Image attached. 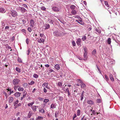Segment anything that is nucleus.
<instances>
[{"instance_id": "obj_1", "label": "nucleus", "mask_w": 120, "mask_h": 120, "mask_svg": "<svg viewBox=\"0 0 120 120\" xmlns=\"http://www.w3.org/2000/svg\"><path fill=\"white\" fill-rule=\"evenodd\" d=\"M66 34V33L61 32L58 29L54 31L53 33L54 35L57 37H61L63 36Z\"/></svg>"}, {"instance_id": "obj_2", "label": "nucleus", "mask_w": 120, "mask_h": 120, "mask_svg": "<svg viewBox=\"0 0 120 120\" xmlns=\"http://www.w3.org/2000/svg\"><path fill=\"white\" fill-rule=\"evenodd\" d=\"M52 9V10L55 12H60L61 11V8L60 6H54L53 7Z\"/></svg>"}, {"instance_id": "obj_3", "label": "nucleus", "mask_w": 120, "mask_h": 120, "mask_svg": "<svg viewBox=\"0 0 120 120\" xmlns=\"http://www.w3.org/2000/svg\"><path fill=\"white\" fill-rule=\"evenodd\" d=\"M20 81V80L18 79H15L13 81V83L14 85H17L18 84Z\"/></svg>"}, {"instance_id": "obj_4", "label": "nucleus", "mask_w": 120, "mask_h": 120, "mask_svg": "<svg viewBox=\"0 0 120 120\" xmlns=\"http://www.w3.org/2000/svg\"><path fill=\"white\" fill-rule=\"evenodd\" d=\"M11 14L12 16L15 17L17 15V13L14 10H12L11 12Z\"/></svg>"}, {"instance_id": "obj_5", "label": "nucleus", "mask_w": 120, "mask_h": 120, "mask_svg": "<svg viewBox=\"0 0 120 120\" xmlns=\"http://www.w3.org/2000/svg\"><path fill=\"white\" fill-rule=\"evenodd\" d=\"M20 11L22 13L26 12L27 10L23 7H20Z\"/></svg>"}, {"instance_id": "obj_6", "label": "nucleus", "mask_w": 120, "mask_h": 120, "mask_svg": "<svg viewBox=\"0 0 120 120\" xmlns=\"http://www.w3.org/2000/svg\"><path fill=\"white\" fill-rule=\"evenodd\" d=\"M48 86V83H46L44 82L42 86H45L48 89H50L49 87Z\"/></svg>"}, {"instance_id": "obj_7", "label": "nucleus", "mask_w": 120, "mask_h": 120, "mask_svg": "<svg viewBox=\"0 0 120 120\" xmlns=\"http://www.w3.org/2000/svg\"><path fill=\"white\" fill-rule=\"evenodd\" d=\"M87 103L89 105H93L94 104V102L93 101L91 100H88L87 102Z\"/></svg>"}, {"instance_id": "obj_8", "label": "nucleus", "mask_w": 120, "mask_h": 120, "mask_svg": "<svg viewBox=\"0 0 120 120\" xmlns=\"http://www.w3.org/2000/svg\"><path fill=\"white\" fill-rule=\"evenodd\" d=\"M48 21L49 23L52 24H53L54 21L52 18H49Z\"/></svg>"}, {"instance_id": "obj_9", "label": "nucleus", "mask_w": 120, "mask_h": 120, "mask_svg": "<svg viewBox=\"0 0 120 120\" xmlns=\"http://www.w3.org/2000/svg\"><path fill=\"white\" fill-rule=\"evenodd\" d=\"M21 93L19 92H16L14 94V95L16 97L18 98L21 95Z\"/></svg>"}, {"instance_id": "obj_10", "label": "nucleus", "mask_w": 120, "mask_h": 120, "mask_svg": "<svg viewBox=\"0 0 120 120\" xmlns=\"http://www.w3.org/2000/svg\"><path fill=\"white\" fill-rule=\"evenodd\" d=\"M38 106H31V108L33 110L34 112H35L36 111L37 107H38Z\"/></svg>"}, {"instance_id": "obj_11", "label": "nucleus", "mask_w": 120, "mask_h": 120, "mask_svg": "<svg viewBox=\"0 0 120 120\" xmlns=\"http://www.w3.org/2000/svg\"><path fill=\"white\" fill-rule=\"evenodd\" d=\"M45 41V40L44 39L42 38H40L38 40V42L40 43H43Z\"/></svg>"}, {"instance_id": "obj_12", "label": "nucleus", "mask_w": 120, "mask_h": 120, "mask_svg": "<svg viewBox=\"0 0 120 120\" xmlns=\"http://www.w3.org/2000/svg\"><path fill=\"white\" fill-rule=\"evenodd\" d=\"M30 26L32 27H33L34 25V20L33 19H31L30 21Z\"/></svg>"}, {"instance_id": "obj_13", "label": "nucleus", "mask_w": 120, "mask_h": 120, "mask_svg": "<svg viewBox=\"0 0 120 120\" xmlns=\"http://www.w3.org/2000/svg\"><path fill=\"white\" fill-rule=\"evenodd\" d=\"M81 41L80 38H79L77 39V41H76V43L78 46L80 45Z\"/></svg>"}, {"instance_id": "obj_14", "label": "nucleus", "mask_w": 120, "mask_h": 120, "mask_svg": "<svg viewBox=\"0 0 120 120\" xmlns=\"http://www.w3.org/2000/svg\"><path fill=\"white\" fill-rule=\"evenodd\" d=\"M80 86L81 88H86V85L84 83H80Z\"/></svg>"}, {"instance_id": "obj_15", "label": "nucleus", "mask_w": 120, "mask_h": 120, "mask_svg": "<svg viewBox=\"0 0 120 120\" xmlns=\"http://www.w3.org/2000/svg\"><path fill=\"white\" fill-rule=\"evenodd\" d=\"M6 12V10L2 7H0V12L2 13H4Z\"/></svg>"}, {"instance_id": "obj_16", "label": "nucleus", "mask_w": 120, "mask_h": 120, "mask_svg": "<svg viewBox=\"0 0 120 120\" xmlns=\"http://www.w3.org/2000/svg\"><path fill=\"white\" fill-rule=\"evenodd\" d=\"M32 112L31 111H30L28 114L27 117L28 118H30L32 116Z\"/></svg>"}, {"instance_id": "obj_17", "label": "nucleus", "mask_w": 120, "mask_h": 120, "mask_svg": "<svg viewBox=\"0 0 120 120\" xmlns=\"http://www.w3.org/2000/svg\"><path fill=\"white\" fill-rule=\"evenodd\" d=\"M54 68L58 70L60 69V67L59 64H56L54 66Z\"/></svg>"}, {"instance_id": "obj_18", "label": "nucleus", "mask_w": 120, "mask_h": 120, "mask_svg": "<svg viewBox=\"0 0 120 120\" xmlns=\"http://www.w3.org/2000/svg\"><path fill=\"white\" fill-rule=\"evenodd\" d=\"M76 21L77 22L82 25H83L84 24V22H82V21L80 20H76Z\"/></svg>"}, {"instance_id": "obj_19", "label": "nucleus", "mask_w": 120, "mask_h": 120, "mask_svg": "<svg viewBox=\"0 0 120 120\" xmlns=\"http://www.w3.org/2000/svg\"><path fill=\"white\" fill-rule=\"evenodd\" d=\"M14 98L12 97H10L9 98L8 102H9L11 103L13 101Z\"/></svg>"}, {"instance_id": "obj_20", "label": "nucleus", "mask_w": 120, "mask_h": 120, "mask_svg": "<svg viewBox=\"0 0 120 120\" xmlns=\"http://www.w3.org/2000/svg\"><path fill=\"white\" fill-rule=\"evenodd\" d=\"M109 77L110 79L112 81H114V79L112 75L111 74H110Z\"/></svg>"}, {"instance_id": "obj_21", "label": "nucleus", "mask_w": 120, "mask_h": 120, "mask_svg": "<svg viewBox=\"0 0 120 120\" xmlns=\"http://www.w3.org/2000/svg\"><path fill=\"white\" fill-rule=\"evenodd\" d=\"M87 53H84V60H86L87 59Z\"/></svg>"}, {"instance_id": "obj_22", "label": "nucleus", "mask_w": 120, "mask_h": 120, "mask_svg": "<svg viewBox=\"0 0 120 120\" xmlns=\"http://www.w3.org/2000/svg\"><path fill=\"white\" fill-rule=\"evenodd\" d=\"M45 29H48L49 28L50 25L49 24H45Z\"/></svg>"}, {"instance_id": "obj_23", "label": "nucleus", "mask_w": 120, "mask_h": 120, "mask_svg": "<svg viewBox=\"0 0 120 120\" xmlns=\"http://www.w3.org/2000/svg\"><path fill=\"white\" fill-rule=\"evenodd\" d=\"M111 39L110 38H109L107 41V42L108 44H110L111 42Z\"/></svg>"}, {"instance_id": "obj_24", "label": "nucleus", "mask_w": 120, "mask_h": 120, "mask_svg": "<svg viewBox=\"0 0 120 120\" xmlns=\"http://www.w3.org/2000/svg\"><path fill=\"white\" fill-rule=\"evenodd\" d=\"M96 53V50L95 49L92 51V55L94 56H95Z\"/></svg>"}, {"instance_id": "obj_25", "label": "nucleus", "mask_w": 120, "mask_h": 120, "mask_svg": "<svg viewBox=\"0 0 120 120\" xmlns=\"http://www.w3.org/2000/svg\"><path fill=\"white\" fill-rule=\"evenodd\" d=\"M71 13L73 15H75L77 13V12L75 10H73L71 11Z\"/></svg>"}, {"instance_id": "obj_26", "label": "nucleus", "mask_w": 120, "mask_h": 120, "mask_svg": "<svg viewBox=\"0 0 120 120\" xmlns=\"http://www.w3.org/2000/svg\"><path fill=\"white\" fill-rule=\"evenodd\" d=\"M39 112L42 114H44L45 113L44 110L42 108H41V110H39Z\"/></svg>"}, {"instance_id": "obj_27", "label": "nucleus", "mask_w": 120, "mask_h": 120, "mask_svg": "<svg viewBox=\"0 0 120 120\" xmlns=\"http://www.w3.org/2000/svg\"><path fill=\"white\" fill-rule=\"evenodd\" d=\"M76 6L74 5H72L70 7V8L72 10H74L75 9Z\"/></svg>"}, {"instance_id": "obj_28", "label": "nucleus", "mask_w": 120, "mask_h": 120, "mask_svg": "<svg viewBox=\"0 0 120 120\" xmlns=\"http://www.w3.org/2000/svg\"><path fill=\"white\" fill-rule=\"evenodd\" d=\"M105 4V5L107 7H109V5L108 4V2L107 1H104Z\"/></svg>"}, {"instance_id": "obj_29", "label": "nucleus", "mask_w": 120, "mask_h": 120, "mask_svg": "<svg viewBox=\"0 0 120 120\" xmlns=\"http://www.w3.org/2000/svg\"><path fill=\"white\" fill-rule=\"evenodd\" d=\"M24 89L23 88L19 87L18 88V90L19 91H22Z\"/></svg>"}, {"instance_id": "obj_30", "label": "nucleus", "mask_w": 120, "mask_h": 120, "mask_svg": "<svg viewBox=\"0 0 120 120\" xmlns=\"http://www.w3.org/2000/svg\"><path fill=\"white\" fill-rule=\"evenodd\" d=\"M56 106L54 104H51L50 106V108H51L53 109Z\"/></svg>"}, {"instance_id": "obj_31", "label": "nucleus", "mask_w": 120, "mask_h": 120, "mask_svg": "<svg viewBox=\"0 0 120 120\" xmlns=\"http://www.w3.org/2000/svg\"><path fill=\"white\" fill-rule=\"evenodd\" d=\"M80 109H78L77 111V115L78 116H79L80 115Z\"/></svg>"}, {"instance_id": "obj_32", "label": "nucleus", "mask_w": 120, "mask_h": 120, "mask_svg": "<svg viewBox=\"0 0 120 120\" xmlns=\"http://www.w3.org/2000/svg\"><path fill=\"white\" fill-rule=\"evenodd\" d=\"M49 101V100L48 99H45L44 100V102L45 103V104L46 103L48 102Z\"/></svg>"}, {"instance_id": "obj_33", "label": "nucleus", "mask_w": 120, "mask_h": 120, "mask_svg": "<svg viewBox=\"0 0 120 120\" xmlns=\"http://www.w3.org/2000/svg\"><path fill=\"white\" fill-rule=\"evenodd\" d=\"M33 77L35 78H37L38 77V76L36 74H34L33 75Z\"/></svg>"}, {"instance_id": "obj_34", "label": "nucleus", "mask_w": 120, "mask_h": 120, "mask_svg": "<svg viewBox=\"0 0 120 120\" xmlns=\"http://www.w3.org/2000/svg\"><path fill=\"white\" fill-rule=\"evenodd\" d=\"M34 83L35 82L34 81H32L30 82V83H29L28 84L29 85H32L34 84Z\"/></svg>"}, {"instance_id": "obj_35", "label": "nucleus", "mask_w": 120, "mask_h": 120, "mask_svg": "<svg viewBox=\"0 0 120 120\" xmlns=\"http://www.w3.org/2000/svg\"><path fill=\"white\" fill-rule=\"evenodd\" d=\"M16 70L18 72L20 73L21 72V70L18 68L16 67Z\"/></svg>"}, {"instance_id": "obj_36", "label": "nucleus", "mask_w": 120, "mask_h": 120, "mask_svg": "<svg viewBox=\"0 0 120 120\" xmlns=\"http://www.w3.org/2000/svg\"><path fill=\"white\" fill-rule=\"evenodd\" d=\"M95 30L97 32H98V33H101V30L99 29H98L96 28L95 29Z\"/></svg>"}, {"instance_id": "obj_37", "label": "nucleus", "mask_w": 120, "mask_h": 120, "mask_svg": "<svg viewBox=\"0 0 120 120\" xmlns=\"http://www.w3.org/2000/svg\"><path fill=\"white\" fill-rule=\"evenodd\" d=\"M43 117L41 116H39L37 118V120H42L43 119Z\"/></svg>"}, {"instance_id": "obj_38", "label": "nucleus", "mask_w": 120, "mask_h": 120, "mask_svg": "<svg viewBox=\"0 0 120 120\" xmlns=\"http://www.w3.org/2000/svg\"><path fill=\"white\" fill-rule=\"evenodd\" d=\"M22 85L25 88H26L27 87L28 84L27 83H25L23 84Z\"/></svg>"}, {"instance_id": "obj_39", "label": "nucleus", "mask_w": 120, "mask_h": 120, "mask_svg": "<svg viewBox=\"0 0 120 120\" xmlns=\"http://www.w3.org/2000/svg\"><path fill=\"white\" fill-rule=\"evenodd\" d=\"M17 60H18V61L19 62H20V63L22 62V60L19 57H18L17 58Z\"/></svg>"}, {"instance_id": "obj_40", "label": "nucleus", "mask_w": 120, "mask_h": 120, "mask_svg": "<svg viewBox=\"0 0 120 120\" xmlns=\"http://www.w3.org/2000/svg\"><path fill=\"white\" fill-rule=\"evenodd\" d=\"M86 36H83L82 37V39L83 41H84V40H86Z\"/></svg>"}, {"instance_id": "obj_41", "label": "nucleus", "mask_w": 120, "mask_h": 120, "mask_svg": "<svg viewBox=\"0 0 120 120\" xmlns=\"http://www.w3.org/2000/svg\"><path fill=\"white\" fill-rule=\"evenodd\" d=\"M26 94H23V96L21 98V100H22L24 98H25L26 97Z\"/></svg>"}, {"instance_id": "obj_42", "label": "nucleus", "mask_w": 120, "mask_h": 120, "mask_svg": "<svg viewBox=\"0 0 120 120\" xmlns=\"http://www.w3.org/2000/svg\"><path fill=\"white\" fill-rule=\"evenodd\" d=\"M84 53H87V49L86 47H85L84 48Z\"/></svg>"}, {"instance_id": "obj_43", "label": "nucleus", "mask_w": 120, "mask_h": 120, "mask_svg": "<svg viewBox=\"0 0 120 120\" xmlns=\"http://www.w3.org/2000/svg\"><path fill=\"white\" fill-rule=\"evenodd\" d=\"M27 30L30 33L32 31V30L31 28V27H29L28 28Z\"/></svg>"}, {"instance_id": "obj_44", "label": "nucleus", "mask_w": 120, "mask_h": 120, "mask_svg": "<svg viewBox=\"0 0 120 120\" xmlns=\"http://www.w3.org/2000/svg\"><path fill=\"white\" fill-rule=\"evenodd\" d=\"M96 67H97V69L98 71H99V73L101 74V71L100 70V69L98 67V65H96Z\"/></svg>"}, {"instance_id": "obj_45", "label": "nucleus", "mask_w": 120, "mask_h": 120, "mask_svg": "<svg viewBox=\"0 0 120 120\" xmlns=\"http://www.w3.org/2000/svg\"><path fill=\"white\" fill-rule=\"evenodd\" d=\"M19 102V101L17 100H16V101L15 102L14 104V106H15V105L17 104Z\"/></svg>"}, {"instance_id": "obj_46", "label": "nucleus", "mask_w": 120, "mask_h": 120, "mask_svg": "<svg viewBox=\"0 0 120 120\" xmlns=\"http://www.w3.org/2000/svg\"><path fill=\"white\" fill-rule=\"evenodd\" d=\"M105 76L106 81H108L109 79L108 77L107 76V75H105Z\"/></svg>"}, {"instance_id": "obj_47", "label": "nucleus", "mask_w": 120, "mask_h": 120, "mask_svg": "<svg viewBox=\"0 0 120 120\" xmlns=\"http://www.w3.org/2000/svg\"><path fill=\"white\" fill-rule=\"evenodd\" d=\"M38 99H39L40 101H43L44 99V98L40 97H38Z\"/></svg>"}, {"instance_id": "obj_48", "label": "nucleus", "mask_w": 120, "mask_h": 120, "mask_svg": "<svg viewBox=\"0 0 120 120\" xmlns=\"http://www.w3.org/2000/svg\"><path fill=\"white\" fill-rule=\"evenodd\" d=\"M77 80H78V82H79V83H84V82L82 81L80 79H78Z\"/></svg>"}, {"instance_id": "obj_49", "label": "nucleus", "mask_w": 120, "mask_h": 120, "mask_svg": "<svg viewBox=\"0 0 120 120\" xmlns=\"http://www.w3.org/2000/svg\"><path fill=\"white\" fill-rule=\"evenodd\" d=\"M41 9L43 11H45L46 8L44 6H43L41 8Z\"/></svg>"}, {"instance_id": "obj_50", "label": "nucleus", "mask_w": 120, "mask_h": 120, "mask_svg": "<svg viewBox=\"0 0 120 120\" xmlns=\"http://www.w3.org/2000/svg\"><path fill=\"white\" fill-rule=\"evenodd\" d=\"M59 100L61 101L63 100V98L61 96H60L59 97Z\"/></svg>"}, {"instance_id": "obj_51", "label": "nucleus", "mask_w": 120, "mask_h": 120, "mask_svg": "<svg viewBox=\"0 0 120 120\" xmlns=\"http://www.w3.org/2000/svg\"><path fill=\"white\" fill-rule=\"evenodd\" d=\"M43 91L44 93H46L47 92V90L45 87L44 88H43Z\"/></svg>"}, {"instance_id": "obj_52", "label": "nucleus", "mask_w": 120, "mask_h": 120, "mask_svg": "<svg viewBox=\"0 0 120 120\" xmlns=\"http://www.w3.org/2000/svg\"><path fill=\"white\" fill-rule=\"evenodd\" d=\"M84 95L83 94H82L81 95V99L80 100L81 101H82Z\"/></svg>"}, {"instance_id": "obj_53", "label": "nucleus", "mask_w": 120, "mask_h": 120, "mask_svg": "<svg viewBox=\"0 0 120 120\" xmlns=\"http://www.w3.org/2000/svg\"><path fill=\"white\" fill-rule=\"evenodd\" d=\"M29 40L28 38H27L26 39V44H28L29 43Z\"/></svg>"}, {"instance_id": "obj_54", "label": "nucleus", "mask_w": 120, "mask_h": 120, "mask_svg": "<svg viewBox=\"0 0 120 120\" xmlns=\"http://www.w3.org/2000/svg\"><path fill=\"white\" fill-rule=\"evenodd\" d=\"M30 51V49L29 48L28 50L27 51V54L28 55L29 54Z\"/></svg>"}, {"instance_id": "obj_55", "label": "nucleus", "mask_w": 120, "mask_h": 120, "mask_svg": "<svg viewBox=\"0 0 120 120\" xmlns=\"http://www.w3.org/2000/svg\"><path fill=\"white\" fill-rule=\"evenodd\" d=\"M85 116L84 115L83 116L81 120H86V118H85Z\"/></svg>"}, {"instance_id": "obj_56", "label": "nucleus", "mask_w": 120, "mask_h": 120, "mask_svg": "<svg viewBox=\"0 0 120 120\" xmlns=\"http://www.w3.org/2000/svg\"><path fill=\"white\" fill-rule=\"evenodd\" d=\"M58 85L60 86H62V83L61 82H59L58 83Z\"/></svg>"}, {"instance_id": "obj_57", "label": "nucleus", "mask_w": 120, "mask_h": 120, "mask_svg": "<svg viewBox=\"0 0 120 120\" xmlns=\"http://www.w3.org/2000/svg\"><path fill=\"white\" fill-rule=\"evenodd\" d=\"M91 26H90V27H87V30L88 31H90L91 30Z\"/></svg>"}, {"instance_id": "obj_58", "label": "nucleus", "mask_w": 120, "mask_h": 120, "mask_svg": "<svg viewBox=\"0 0 120 120\" xmlns=\"http://www.w3.org/2000/svg\"><path fill=\"white\" fill-rule=\"evenodd\" d=\"M72 45L74 46H75V43L74 41H73L72 42Z\"/></svg>"}, {"instance_id": "obj_59", "label": "nucleus", "mask_w": 120, "mask_h": 120, "mask_svg": "<svg viewBox=\"0 0 120 120\" xmlns=\"http://www.w3.org/2000/svg\"><path fill=\"white\" fill-rule=\"evenodd\" d=\"M92 112V114H93L94 115L96 114V112L94 110H93Z\"/></svg>"}, {"instance_id": "obj_60", "label": "nucleus", "mask_w": 120, "mask_h": 120, "mask_svg": "<svg viewBox=\"0 0 120 120\" xmlns=\"http://www.w3.org/2000/svg\"><path fill=\"white\" fill-rule=\"evenodd\" d=\"M22 22L23 23V24H25L26 22V20L24 19H22Z\"/></svg>"}, {"instance_id": "obj_61", "label": "nucleus", "mask_w": 120, "mask_h": 120, "mask_svg": "<svg viewBox=\"0 0 120 120\" xmlns=\"http://www.w3.org/2000/svg\"><path fill=\"white\" fill-rule=\"evenodd\" d=\"M97 102L98 103H100L101 102V100L100 99H97Z\"/></svg>"}, {"instance_id": "obj_62", "label": "nucleus", "mask_w": 120, "mask_h": 120, "mask_svg": "<svg viewBox=\"0 0 120 120\" xmlns=\"http://www.w3.org/2000/svg\"><path fill=\"white\" fill-rule=\"evenodd\" d=\"M53 71H54V70L52 69H50L49 70V73H51V72H53Z\"/></svg>"}, {"instance_id": "obj_63", "label": "nucleus", "mask_w": 120, "mask_h": 120, "mask_svg": "<svg viewBox=\"0 0 120 120\" xmlns=\"http://www.w3.org/2000/svg\"><path fill=\"white\" fill-rule=\"evenodd\" d=\"M44 34L43 33H40V37H42L43 36Z\"/></svg>"}, {"instance_id": "obj_64", "label": "nucleus", "mask_w": 120, "mask_h": 120, "mask_svg": "<svg viewBox=\"0 0 120 120\" xmlns=\"http://www.w3.org/2000/svg\"><path fill=\"white\" fill-rule=\"evenodd\" d=\"M23 6L26 8H27V6L25 4L23 5Z\"/></svg>"}]
</instances>
